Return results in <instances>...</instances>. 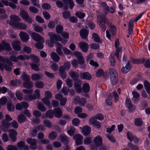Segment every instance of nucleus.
<instances>
[{
	"mask_svg": "<svg viewBox=\"0 0 150 150\" xmlns=\"http://www.w3.org/2000/svg\"><path fill=\"white\" fill-rule=\"evenodd\" d=\"M132 94L133 96L132 98V100L134 102L136 100H138L140 96V94L137 92L133 91L132 92Z\"/></svg>",
	"mask_w": 150,
	"mask_h": 150,
	"instance_id": "nucleus-31",
	"label": "nucleus"
},
{
	"mask_svg": "<svg viewBox=\"0 0 150 150\" xmlns=\"http://www.w3.org/2000/svg\"><path fill=\"white\" fill-rule=\"evenodd\" d=\"M56 52L57 54L60 56H62L63 55V53L62 50V45L59 43H56Z\"/></svg>",
	"mask_w": 150,
	"mask_h": 150,
	"instance_id": "nucleus-22",
	"label": "nucleus"
},
{
	"mask_svg": "<svg viewBox=\"0 0 150 150\" xmlns=\"http://www.w3.org/2000/svg\"><path fill=\"white\" fill-rule=\"evenodd\" d=\"M19 123H22L26 120L25 116L23 114L19 115L17 117Z\"/></svg>",
	"mask_w": 150,
	"mask_h": 150,
	"instance_id": "nucleus-43",
	"label": "nucleus"
},
{
	"mask_svg": "<svg viewBox=\"0 0 150 150\" xmlns=\"http://www.w3.org/2000/svg\"><path fill=\"white\" fill-rule=\"evenodd\" d=\"M62 15L64 18L67 19L70 16L71 14L69 11H66L62 13Z\"/></svg>",
	"mask_w": 150,
	"mask_h": 150,
	"instance_id": "nucleus-63",
	"label": "nucleus"
},
{
	"mask_svg": "<svg viewBox=\"0 0 150 150\" xmlns=\"http://www.w3.org/2000/svg\"><path fill=\"white\" fill-rule=\"evenodd\" d=\"M134 123L136 126H140L143 124V122L140 118H137L135 119Z\"/></svg>",
	"mask_w": 150,
	"mask_h": 150,
	"instance_id": "nucleus-55",
	"label": "nucleus"
},
{
	"mask_svg": "<svg viewBox=\"0 0 150 150\" xmlns=\"http://www.w3.org/2000/svg\"><path fill=\"white\" fill-rule=\"evenodd\" d=\"M7 150H18L16 146L13 145H8L7 147Z\"/></svg>",
	"mask_w": 150,
	"mask_h": 150,
	"instance_id": "nucleus-64",
	"label": "nucleus"
},
{
	"mask_svg": "<svg viewBox=\"0 0 150 150\" xmlns=\"http://www.w3.org/2000/svg\"><path fill=\"white\" fill-rule=\"evenodd\" d=\"M69 74L70 76L73 79H75L79 76V74L76 72H74L72 71H70Z\"/></svg>",
	"mask_w": 150,
	"mask_h": 150,
	"instance_id": "nucleus-46",
	"label": "nucleus"
},
{
	"mask_svg": "<svg viewBox=\"0 0 150 150\" xmlns=\"http://www.w3.org/2000/svg\"><path fill=\"white\" fill-rule=\"evenodd\" d=\"M57 133L55 131L51 132L49 135L48 137L51 140H54L57 137Z\"/></svg>",
	"mask_w": 150,
	"mask_h": 150,
	"instance_id": "nucleus-40",
	"label": "nucleus"
},
{
	"mask_svg": "<svg viewBox=\"0 0 150 150\" xmlns=\"http://www.w3.org/2000/svg\"><path fill=\"white\" fill-rule=\"evenodd\" d=\"M74 101L76 104L78 103L81 106H84L86 103V99L84 98H80L79 97H76L74 99Z\"/></svg>",
	"mask_w": 150,
	"mask_h": 150,
	"instance_id": "nucleus-8",
	"label": "nucleus"
},
{
	"mask_svg": "<svg viewBox=\"0 0 150 150\" xmlns=\"http://www.w3.org/2000/svg\"><path fill=\"white\" fill-rule=\"evenodd\" d=\"M109 74L110 75V79L111 84L112 85H115L117 83L118 80L116 70L113 68L110 69Z\"/></svg>",
	"mask_w": 150,
	"mask_h": 150,
	"instance_id": "nucleus-3",
	"label": "nucleus"
},
{
	"mask_svg": "<svg viewBox=\"0 0 150 150\" xmlns=\"http://www.w3.org/2000/svg\"><path fill=\"white\" fill-rule=\"evenodd\" d=\"M1 124V128L4 131H6L8 128L11 126V123L5 120H3L2 121Z\"/></svg>",
	"mask_w": 150,
	"mask_h": 150,
	"instance_id": "nucleus-12",
	"label": "nucleus"
},
{
	"mask_svg": "<svg viewBox=\"0 0 150 150\" xmlns=\"http://www.w3.org/2000/svg\"><path fill=\"white\" fill-rule=\"evenodd\" d=\"M100 6L101 8L103 10L105 14H107L106 11H108L109 7L106 3L105 2H102L100 4Z\"/></svg>",
	"mask_w": 150,
	"mask_h": 150,
	"instance_id": "nucleus-32",
	"label": "nucleus"
},
{
	"mask_svg": "<svg viewBox=\"0 0 150 150\" xmlns=\"http://www.w3.org/2000/svg\"><path fill=\"white\" fill-rule=\"evenodd\" d=\"M42 77L43 75L41 74H34L31 76L32 79L34 81L39 80L42 78Z\"/></svg>",
	"mask_w": 150,
	"mask_h": 150,
	"instance_id": "nucleus-28",
	"label": "nucleus"
},
{
	"mask_svg": "<svg viewBox=\"0 0 150 150\" xmlns=\"http://www.w3.org/2000/svg\"><path fill=\"white\" fill-rule=\"evenodd\" d=\"M45 97L42 99V101L48 107L51 108L52 106L49 99H50L52 97L51 92L49 91H46L45 93Z\"/></svg>",
	"mask_w": 150,
	"mask_h": 150,
	"instance_id": "nucleus-4",
	"label": "nucleus"
},
{
	"mask_svg": "<svg viewBox=\"0 0 150 150\" xmlns=\"http://www.w3.org/2000/svg\"><path fill=\"white\" fill-rule=\"evenodd\" d=\"M9 18L10 20L8 22V23L10 21H12L15 23V22H18L20 20V17L15 15H12L9 16Z\"/></svg>",
	"mask_w": 150,
	"mask_h": 150,
	"instance_id": "nucleus-30",
	"label": "nucleus"
},
{
	"mask_svg": "<svg viewBox=\"0 0 150 150\" xmlns=\"http://www.w3.org/2000/svg\"><path fill=\"white\" fill-rule=\"evenodd\" d=\"M92 37L96 42L102 43V40H100V37L97 34L95 33H93L92 35Z\"/></svg>",
	"mask_w": 150,
	"mask_h": 150,
	"instance_id": "nucleus-41",
	"label": "nucleus"
},
{
	"mask_svg": "<svg viewBox=\"0 0 150 150\" xmlns=\"http://www.w3.org/2000/svg\"><path fill=\"white\" fill-rule=\"evenodd\" d=\"M116 32V29H110L109 30H107L106 31V37L111 40L110 37L111 35L110 33H111L112 35H114Z\"/></svg>",
	"mask_w": 150,
	"mask_h": 150,
	"instance_id": "nucleus-27",
	"label": "nucleus"
},
{
	"mask_svg": "<svg viewBox=\"0 0 150 150\" xmlns=\"http://www.w3.org/2000/svg\"><path fill=\"white\" fill-rule=\"evenodd\" d=\"M16 95L17 99L20 101H21L23 98V94L19 91H17L16 93Z\"/></svg>",
	"mask_w": 150,
	"mask_h": 150,
	"instance_id": "nucleus-47",
	"label": "nucleus"
},
{
	"mask_svg": "<svg viewBox=\"0 0 150 150\" xmlns=\"http://www.w3.org/2000/svg\"><path fill=\"white\" fill-rule=\"evenodd\" d=\"M129 61L125 66L122 67V71L125 74H126L129 72L130 69V67L129 64Z\"/></svg>",
	"mask_w": 150,
	"mask_h": 150,
	"instance_id": "nucleus-36",
	"label": "nucleus"
},
{
	"mask_svg": "<svg viewBox=\"0 0 150 150\" xmlns=\"http://www.w3.org/2000/svg\"><path fill=\"white\" fill-rule=\"evenodd\" d=\"M40 91L38 89H36L34 93V96L32 95H25L23 98V99L28 101H30L34 100L36 99H38L40 98Z\"/></svg>",
	"mask_w": 150,
	"mask_h": 150,
	"instance_id": "nucleus-2",
	"label": "nucleus"
},
{
	"mask_svg": "<svg viewBox=\"0 0 150 150\" xmlns=\"http://www.w3.org/2000/svg\"><path fill=\"white\" fill-rule=\"evenodd\" d=\"M144 85L145 89L149 94H150V83L147 81H145L144 82Z\"/></svg>",
	"mask_w": 150,
	"mask_h": 150,
	"instance_id": "nucleus-37",
	"label": "nucleus"
},
{
	"mask_svg": "<svg viewBox=\"0 0 150 150\" xmlns=\"http://www.w3.org/2000/svg\"><path fill=\"white\" fill-rule=\"evenodd\" d=\"M38 108L42 112H44L46 110V108L41 103H38Z\"/></svg>",
	"mask_w": 150,
	"mask_h": 150,
	"instance_id": "nucleus-51",
	"label": "nucleus"
},
{
	"mask_svg": "<svg viewBox=\"0 0 150 150\" xmlns=\"http://www.w3.org/2000/svg\"><path fill=\"white\" fill-rule=\"evenodd\" d=\"M125 104L126 107L129 109V112H132L135 109L136 107L131 103V102L129 98H126Z\"/></svg>",
	"mask_w": 150,
	"mask_h": 150,
	"instance_id": "nucleus-11",
	"label": "nucleus"
},
{
	"mask_svg": "<svg viewBox=\"0 0 150 150\" xmlns=\"http://www.w3.org/2000/svg\"><path fill=\"white\" fill-rule=\"evenodd\" d=\"M23 86L24 88H30L33 86V83L31 81L29 80L28 81L24 82L23 84Z\"/></svg>",
	"mask_w": 150,
	"mask_h": 150,
	"instance_id": "nucleus-35",
	"label": "nucleus"
},
{
	"mask_svg": "<svg viewBox=\"0 0 150 150\" xmlns=\"http://www.w3.org/2000/svg\"><path fill=\"white\" fill-rule=\"evenodd\" d=\"M82 131V134L84 135H88L91 132V128L88 126H85L83 127Z\"/></svg>",
	"mask_w": 150,
	"mask_h": 150,
	"instance_id": "nucleus-20",
	"label": "nucleus"
},
{
	"mask_svg": "<svg viewBox=\"0 0 150 150\" xmlns=\"http://www.w3.org/2000/svg\"><path fill=\"white\" fill-rule=\"evenodd\" d=\"M43 123L46 127L48 128H51L52 126V122L48 120H44Z\"/></svg>",
	"mask_w": 150,
	"mask_h": 150,
	"instance_id": "nucleus-50",
	"label": "nucleus"
},
{
	"mask_svg": "<svg viewBox=\"0 0 150 150\" xmlns=\"http://www.w3.org/2000/svg\"><path fill=\"white\" fill-rule=\"evenodd\" d=\"M9 24L18 28H25L27 27L26 24L23 23H16L14 22L10 21L9 23Z\"/></svg>",
	"mask_w": 150,
	"mask_h": 150,
	"instance_id": "nucleus-17",
	"label": "nucleus"
},
{
	"mask_svg": "<svg viewBox=\"0 0 150 150\" xmlns=\"http://www.w3.org/2000/svg\"><path fill=\"white\" fill-rule=\"evenodd\" d=\"M11 45L13 49L15 50L19 51L21 49V43L19 41L17 40L13 41L11 43Z\"/></svg>",
	"mask_w": 150,
	"mask_h": 150,
	"instance_id": "nucleus-15",
	"label": "nucleus"
},
{
	"mask_svg": "<svg viewBox=\"0 0 150 150\" xmlns=\"http://www.w3.org/2000/svg\"><path fill=\"white\" fill-rule=\"evenodd\" d=\"M82 89L84 93L88 92L90 90V86L89 84L87 83H84L82 87Z\"/></svg>",
	"mask_w": 150,
	"mask_h": 150,
	"instance_id": "nucleus-42",
	"label": "nucleus"
},
{
	"mask_svg": "<svg viewBox=\"0 0 150 150\" xmlns=\"http://www.w3.org/2000/svg\"><path fill=\"white\" fill-rule=\"evenodd\" d=\"M91 77V76L88 72H86L83 74V78L84 79L89 80L90 79Z\"/></svg>",
	"mask_w": 150,
	"mask_h": 150,
	"instance_id": "nucleus-53",
	"label": "nucleus"
},
{
	"mask_svg": "<svg viewBox=\"0 0 150 150\" xmlns=\"http://www.w3.org/2000/svg\"><path fill=\"white\" fill-rule=\"evenodd\" d=\"M121 48L120 47L116 49L115 52V55L118 60H120L121 58Z\"/></svg>",
	"mask_w": 150,
	"mask_h": 150,
	"instance_id": "nucleus-39",
	"label": "nucleus"
},
{
	"mask_svg": "<svg viewBox=\"0 0 150 150\" xmlns=\"http://www.w3.org/2000/svg\"><path fill=\"white\" fill-rule=\"evenodd\" d=\"M48 34L50 37V40L46 41V43L50 47H53L54 45V43L55 41H59L61 40V37L59 36L52 33H49Z\"/></svg>",
	"mask_w": 150,
	"mask_h": 150,
	"instance_id": "nucleus-1",
	"label": "nucleus"
},
{
	"mask_svg": "<svg viewBox=\"0 0 150 150\" xmlns=\"http://www.w3.org/2000/svg\"><path fill=\"white\" fill-rule=\"evenodd\" d=\"M86 28H93L95 27V25L92 22H87L86 23Z\"/></svg>",
	"mask_w": 150,
	"mask_h": 150,
	"instance_id": "nucleus-59",
	"label": "nucleus"
},
{
	"mask_svg": "<svg viewBox=\"0 0 150 150\" xmlns=\"http://www.w3.org/2000/svg\"><path fill=\"white\" fill-rule=\"evenodd\" d=\"M29 107V104L26 102H23L17 103L16 106V109L17 110H21L23 108H27Z\"/></svg>",
	"mask_w": 150,
	"mask_h": 150,
	"instance_id": "nucleus-9",
	"label": "nucleus"
},
{
	"mask_svg": "<svg viewBox=\"0 0 150 150\" xmlns=\"http://www.w3.org/2000/svg\"><path fill=\"white\" fill-rule=\"evenodd\" d=\"M81 37L83 39H86L88 35V32L86 29H82L80 32Z\"/></svg>",
	"mask_w": 150,
	"mask_h": 150,
	"instance_id": "nucleus-24",
	"label": "nucleus"
},
{
	"mask_svg": "<svg viewBox=\"0 0 150 150\" xmlns=\"http://www.w3.org/2000/svg\"><path fill=\"white\" fill-rule=\"evenodd\" d=\"M13 64L10 62L9 59L6 60V64L4 66L1 64H0V69L1 70H3L5 68L7 71H10L12 69Z\"/></svg>",
	"mask_w": 150,
	"mask_h": 150,
	"instance_id": "nucleus-7",
	"label": "nucleus"
},
{
	"mask_svg": "<svg viewBox=\"0 0 150 150\" xmlns=\"http://www.w3.org/2000/svg\"><path fill=\"white\" fill-rule=\"evenodd\" d=\"M59 72L60 76L63 79H66V74L64 71V68L63 66L60 67Z\"/></svg>",
	"mask_w": 150,
	"mask_h": 150,
	"instance_id": "nucleus-34",
	"label": "nucleus"
},
{
	"mask_svg": "<svg viewBox=\"0 0 150 150\" xmlns=\"http://www.w3.org/2000/svg\"><path fill=\"white\" fill-rule=\"evenodd\" d=\"M59 139L64 144H67L69 142V139L65 134H62L59 136Z\"/></svg>",
	"mask_w": 150,
	"mask_h": 150,
	"instance_id": "nucleus-26",
	"label": "nucleus"
},
{
	"mask_svg": "<svg viewBox=\"0 0 150 150\" xmlns=\"http://www.w3.org/2000/svg\"><path fill=\"white\" fill-rule=\"evenodd\" d=\"M76 131V129L73 127H70L67 129V133L70 136L74 135Z\"/></svg>",
	"mask_w": 150,
	"mask_h": 150,
	"instance_id": "nucleus-38",
	"label": "nucleus"
},
{
	"mask_svg": "<svg viewBox=\"0 0 150 150\" xmlns=\"http://www.w3.org/2000/svg\"><path fill=\"white\" fill-rule=\"evenodd\" d=\"M29 34L34 40L42 43L44 42V38L38 33L30 32L29 33Z\"/></svg>",
	"mask_w": 150,
	"mask_h": 150,
	"instance_id": "nucleus-6",
	"label": "nucleus"
},
{
	"mask_svg": "<svg viewBox=\"0 0 150 150\" xmlns=\"http://www.w3.org/2000/svg\"><path fill=\"white\" fill-rule=\"evenodd\" d=\"M80 120L77 118H74L72 121V123L74 126H77L79 124Z\"/></svg>",
	"mask_w": 150,
	"mask_h": 150,
	"instance_id": "nucleus-52",
	"label": "nucleus"
},
{
	"mask_svg": "<svg viewBox=\"0 0 150 150\" xmlns=\"http://www.w3.org/2000/svg\"><path fill=\"white\" fill-rule=\"evenodd\" d=\"M22 79L23 80L25 81H28L30 80V76L27 75L24 72L23 73V75H22Z\"/></svg>",
	"mask_w": 150,
	"mask_h": 150,
	"instance_id": "nucleus-56",
	"label": "nucleus"
},
{
	"mask_svg": "<svg viewBox=\"0 0 150 150\" xmlns=\"http://www.w3.org/2000/svg\"><path fill=\"white\" fill-rule=\"evenodd\" d=\"M92 139L90 137H87L85 138L83 141V143L86 145H88L90 144L91 142Z\"/></svg>",
	"mask_w": 150,
	"mask_h": 150,
	"instance_id": "nucleus-58",
	"label": "nucleus"
},
{
	"mask_svg": "<svg viewBox=\"0 0 150 150\" xmlns=\"http://www.w3.org/2000/svg\"><path fill=\"white\" fill-rule=\"evenodd\" d=\"M29 56L30 59L33 62L36 63H38L39 62L40 59L38 57L33 54H31Z\"/></svg>",
	"mask_w": 150,
	"mask_h": 150,
	"instance_id": "nucleus-44",
	"label": "nucleus"
},
{
	"mask_svg": "<svg viewBox=\"0 0 150 150\" xmlns=\"http://www.w3.org/2000/svg\"><path fill=\"white\" fill-rule=\"evenodd\" d=\"M19 15L24 21L27 22L31 23L33 21L32 18L30 17L28 13L24 10H22L20 11Z\"/></svg>",
	"mask_w": 150,
	"mask_h": 150,
	"instance_id": "nucleus-5",
	"label": "nucleus"
},
{
	"mask_svg": "<svg viewBox=\"0 0 150 150\" xmlns=\"http://www.w3.org/2000/svg\"><path fill=\"white\" fill-rule=\"evenodd\" d=\"M30 67L33 70L38 71L40 70L39 66L37 64L33 63L30 64Z\"/></svg>",
	"mask_w": 150,
	"mask_h": 150,
	"instance_id": "nucleus-57",
	"label": "nucleus"
},
{
	"mask_svg": "<svg viewBox=\"0 0 150 150\" xmlns=\"http://www.w3.org/2000/svg\"><path fill=\"white\" fill-rule=\"evenodd\" d=\"M25 145V142L23 141L17 143V148L18 150H22Z\"/></svg>",
	"mask_w": 150,
	"mask_h": 150,
	"instance_id": "nucleus-48",
	"label": "nucleus"
},
{
	"mask_svg": "<svg viewBox=\"0 0 150 150\" xmlns=\"http://www.w3.org/2000/svg\"><path fill=\"white\" fill-rule=\"evenodd\" d=\"M95 144L98 146H100L102 144V139L99 135L96 137L94 139Z\"/></svg>",
	"mask_w": 150,
	"mask_h": 150,
	"instance_id": "nucleus-21",
	"label": "nucleus"
},
{
	"mask_svg": "<svg viewBox=\"0 0 150 150\" xmlns=\"http://www.w3.org/2000/svg\"><path fill=\"white\" fill-rule=\"evenodd\" d=\"M82 83L79 80H76L74 83V88L76 92L80 93L81 91V85Z\"/></svg>",
	"mask_w": 150,
	"mask_h": 150,
	"instance_id": "nucleus-19",
	"label": "nucleus"
},
{
	"mask_svg": "<svg viewBox=\"0 0 150 150\" xmlns=\"http://www.w3.org/2000/svg\"><path fill=\"white\" fill-rule=\"evenodd\" d=\"M51 57L53 60L56 62H58L60 59L59 57L54 52H52L51 53Z\"/></svg>",
	"mask_w": 150,
	"mask_h": 150,
	"instance_id": "nucleus-33",
	"label": "nucleus"
},
{
	"mask_svg": "<svg viewBox=\"0 0 150 150\" xmlns=\"http://www.w3.org/2000/svg\"><path fill=\"white\" fill-rule=\"evenodd\" d=\"M19 36L22 41L25 42H27L29 38L28 34L23 32H21Z\"/></svg>",
	"mask_w": 150,
	"mask_h": 150,
	"instance_id": "nucleus-23",
	"label": "nucleus"
},
{
	"mask_svg": "<svg viewBox=\"0 0 150 150\" xmlns=\"http://www.w3.org/2000/svg\"><path fill=\"white\" fill-rule=\"evenodd\" d=\"M54 116L53 112L51 110H49L47 111L46 113V116L47 117L51 118Z\"/></svg>",
	"mask_w": 150,
	"mask_h": 150,
	"instance_id": "nucleus-54",
	"label": "nucleus"
},
{
	"mask_svg": "<svg viewBox=\"0 0 150 150\" xmlns=\"http://www.w3.org/2000/svg\"><path fill=\"white\" fill-rule=\"evenodd\" d=\"M27 143L31 146V148L33 149H36L37 148L36 144L37 141L35 139L28 138L26 139Z\"/></svg>",
	"mask_w": 150,
	"mask_h": 150,
	"instance_id": "nucleus-13",
	"label": "nucleus"
},
{
	"mask_svg": "<svg viewBox=\"0 0 150 150\" xmlns=\"http://www.w3.org/2000/svg\"><path fill=\"white\" fill-rule=\"evenodd\" d=\"M78 46L83 52H86L88 51V46L87 43L83 42H81L79 44Z\"/></svg>",
	"mask_w": 150,
	"mask_h": 150,
	"instance_id": "nucleus-18",
	"label": "nucleus"
},
{
	"mask_svg": "<svg viewBox=\"0 0 150 150\" xmlns=\"http://www.w3.org/2000/svg\"><path fill=\"white\" fill-rule=\"evenodd\" d=\"M2 2L6 6H9L12 8L16 9V8L17 6L16 5L12 3L9 2L7 0H1Z\"/></svg>",
	"mask_w": 150,
	"mask_h": 150,
	"instance_id": "nucleus-25",
	"label": "nucleus"
},
{
	"mask_svg": "<svg viewBox=\"0 0 150 150\" xmlns=\"http://www.w3.org/2000/svg\"><path fill=\"white\" fill-rule=\"evenodd\" d=\"M14 128H17L19 126L17 122L15 120H13L11 122V126Z\"/></svg>",
	"mask_w": 150,
	"mask_h": 150,
	"instance_id": "nucleus-61",
	"label": "nucleus"
},
{
	"mask_svg": "<svg viewBox=\"0 0 150 150\" xmlns=\"http://www.w3.org/2000/svg\"><path fill=\"white\" fill-rule=\"evenodd\" d=\"M82 111V108L81 107L78 106L75 109V113L76 114H80Z\"/></svg>",
	"mask_w": 150,
	"mask_h": 150,
	"instance_id": "nucleus-62",
	"label": "nucleus"
},
{
	"mask_svg": "<svg viewBox=\"0 0 150 150\" xmlns=\"http://www.w3.org/2000/svg\"><path fill=\"white\" fill-rule=\"evenodd\" d=\"M7 108L8 110L10 112H13L15 109L14 105L11 103H9L8 104Z\"/></svg>",
	"mask_w": 150,
	"mask_h": 150,
	"instance_id": "nucleus-49",
	"label": "nucleus"
},
{
	"mask_svg": "<svg viewBox=\"0 0 150 150\" xmlns=\"http://www.w3.org/2000/svg\"><path fill=\"white\" fill-rule=\"evenodd\" d=\"M74 139L75 140L76 144V146L81 145L83 143V136L80 134H76L73 137Z\"/></svg>",
	"mask_w": 150,
	"mask_h": 150,
	"instance_id": "nucleus-10",
	"label": "nucleus"
},
{
	"mask_svg": "<svg viewBox=\"0 0 150 150\" xmlns=\"http://www.w3.org/2000/svg\"><path fill=\"white\" fill-rule=\"evenodd\" d=\"M4 49L8 51H10L12 50L10 44L3 41H2V44H0V51L3 50Z\"/></svg>",
	"mask_w": 150,
	"mask_h": 150,
	"instance_id": "nucleus-14",
	"label": "nucleus"
},
{
	"mask_svg": "<svg viewBox=\"0 0 150 150\" xmlns=\"http://www.w3.org/2000/svg\"><path fill=\"white\" fill-rule=\"evenodd\" d=\"M54 115L57 118H60L62 116V112L59 108H55L54 110Z\"/></svg>",
	"mask_w": 150,
	"mask_h": 150,
	"instance_id": "nucleus-29",
	"label": "nucleus"
},
{
	"mask_svg": "<svg viewBox=\"0 0 150 150\" xmlns=\"http://www.w3.org/2000/svg\"><path fill=\"white\" fill-rule=\"evenodd\" d=\"M98 22L99 25L102 26L104 25L106 22L108 21L107 18L105 16H98L97 17Z\"/></svg>",
	"mask_w": 150,
	"mask_h": 150,
	"instance_id": "nucleus-16",
	"label": "nucleus"
},
{
	"mask_svg": "<svg viewBox=\"0 0 150 150\" xmlns=\"http://www.w3.org/2000/svg\"><path fill=\"white\" fill-rule=\"evenodd\" d=\"M76 15L80 19H82L85 17V14L83 13L78 12L76 13Z\"/></svg>",
	"mask_w": 150,
	"mask_h": 150,
	"instance_id": "nucleus-60",
	"label": "nucleus"
},
{
	"mask_svg": "<svg viewBox=\"0 0 150 150\" xmlns=\"http://www.w3.org/2000/svg\"><path fill=\"white\" fill-rule=\"evenodd\" d=\"M35 85L37 88H42L44 86V83L42 81H39L36 82Z\"/></svg>",
	"mask_w": 150,
	"mask_h": 150,
	"instance_id": "nucleus-45",
	"label": "nucleus"
}]
</instances>
